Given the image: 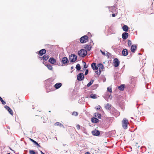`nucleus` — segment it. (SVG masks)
Segmentation results:
<instances>
[{
  "mask_svg": "<svg viewBox=\"0 0 154 154\" xmlns=\"http://www.w3.org/2000/svg\"><path fill=\"white\" fill-rule=\"evenodd\" d=\"M129 124L128 121L125 118H124L122 122V125L124 129H127L128 125Z\"/></svg>",
  "mask_w": 154,
  "mask_h": 154,
  "instance_id": "1",
  "label": "nucleus"
},
{
  "mask_svg": "<svg viewBox=\"0 0 154 154\" xmlns=\"http://www.w3.org/2000/svg\"><path fill=\"white\" fill-rule=\"evenodd\" d=\"M87 54L86 51L84 49H82L78 52V54L80 57H84Z\"/></svg>",
  "mask_w": 154,
  "mask_h": 154,
  "instance_id": "2",
  "label": "nucleus"
},
{
  "mask_svg": "<svg viewBox=\"0 0 154 154\" xmlns=\"http://www.w3.org/2000/svg\"><path fill=\"white\" fill-rule=\"evenodd\" d=\"M88 37L86 35L82 37L80 39V41L81 43L86 42L88 40Z\"/></svg>",
  "mask_w": 154,
  "mask_h": 154,
  "instance_id": "3",
  "label": "nucleus"
},
{
  "mask_svg": "<svg viewBox=\"0 0 154 154\" xmlns=\"http://www.w3.org/2000/svg\"><path fill=\"white\" fill-rule=\"evenodd\" d=\"M69 59L71 62H74L77 60V56L74 54H72L69 56Z\"/></svg>",
  "mask_w": 154,
  "mask_h": 154,
  "instance_id": "4",
  "label": "nucleus"
},
{
  "mask_svg": "<svg viewBox=\"0 0 154 154\" xmlns=\"http://www.w3.org/2000/svg\"><path fill=\"white\" fill-rule=\"evenodd\" d=\"M120 62L119 61L118 59L116 58L113 60V65L114 66L116 67H118L119 65Z\"/></svg>",
  "mask_w": 154,
  "mask_h": 154,
  "instance_id": "5",
  "label": "nucleus"
},
{
  "mask_svg": "<svg viewBox=\"0 0 154 154\" xmlns=\"http://www.w3.org/2000/svg\"><path fill=\"white\" fill-rule=\"evenodd\" d=\"M84 79V74L82 73L78 74L77 76V79L79 81H82Z\"/></svg>",
  "mask_w": 154,
  "mask_h": 154,
  "instance_id": "6",
  "label": "nucleus"
},
{
  "mask_svg": "<svg viewBox=\"0 0 154 154\" xmlns=\"http://www.w3.org/2000/svg\"><path fill=\"white\" fill-rule=\"evenodd\" d=\"M92 134L94 136H98L100 134V132L98 130L95 129L92 131Z\"/></svg>",
  "mask_w": 154,
  "mask_h": 154,
  "instance_id": "7",
  "label": "nucleus"
},
{
  "mask_svg": "<svg viewBox=\"0 0 154 154\" xmlns=\"http://www.w3.org/2000/svg\"><path fill=\"white\" fill-rule=\"evenodd\" d=\"M137 48V46L136 45H132L131 46V52L132 53H134Z\"/></svg>",
  "mask_w": 154,
  "mask_h": 154,
  "instance_id": "8",
  "label": "nucleus"
},
{
  "mask_svg": "<svg viewBox=\"0 0 154 154\" xmlns=\"http://www.w3.org/2000/svg\"><path fill=\"white\" fill-rule=\"evenodd\" d=\"M62 63L64 64H66L69 62L68 58L65 57L62 58Z\"/></svg>",
  "mask_w": 154,
  "mask_h": 154,
  "instance_id": "9",
  "label": "nucleus"
},
{
  "mask_svg": "<svg viewBox=\"0 0 154 154\" xmlns=\"http://www.w3.org/2000/svg\"><path fill=\"white\" fill-rule=\"evenodd\" d=\"M128 33L125 32L122 35V38L124 39H126L128 37Z\"/></svg>",
  "mask_w": 154,
  "mask_h": 154,
  "instance_id": "10",
  "label": "nucleus"
},
{
  "mask_svg": "<svg viewBox=\"0 0 154 154\" xmlns=\"http://www.w3.org/2000/svg\"><path fill=\"white\" fill-rule=\"evenodd\" d=\"M5 108L7 109L11 114L12 115L13 114V112L11 109L8 106H5Z\"/></svg>",
  "mask_w": 154,
  "mask_h": 154,
  "instance_id": "11",
  "label": "nucleus"
},
{
  "mask_svg": "<svg viewBox=\"0 0 154 154\" xmlns=\"http://www.w3.org/2000/svg\"><path fill=\"white\" fill-rule=\"evenodd\" d=\"M97 66L99 68V72H101V70H102L104 68L103 66L101 63H99L98 64Z\"/></svg>",
  "mask_w": 154,
  "mask_h": 154,
  "instance_id": "12",
  "label": "nucleus"
},
{
  "mask_svg": "<svg viewBox=\"0 0 154 154\" xmlns=\"http://www.w3.org/2000/svg\"><path fill=\"white\" fill-rule=\"evenodd\" d=\"M122 55L124 56H127L128 54V50L126 49H124L122 50Z\"/></svg>",
  "mask_w": 154,
  "mask_h": 154,
  "instance_id": "13",
  "label": "nucleus"
},
{
  "mask_svg": "<svg viewBox=\"0 0 154 154\" xmlns=\"http://www.w3.org/2000/svg\"><path fill=\"white\" fill-rule=\"evenodd\" d=\"M91 67L92 69L94 70L98 69V67L96 66V64L95 63H93L91 65Z\"/></svg>",
  "mask_w": 154,
  "mask_h": 154,
  "instance_id": "14",
  "label": "nucleus"
},
{
  "mask_svg": "<svg viewBox=\"0 0 154 154\" xmlns=\"http://www.w3.org/2000/svg\"><path fill=\"white\" fill-rule=\"evenodd\" d=\"M48 61L52 64H54L56 62V60L53 57L50 58L48 60Z\"/></svg>",
  "mask_w": 154,
  "mask_h": 154,
  "instance_id": "15",
  "label": "nucleus"
},
{
  "mask_svg": "<svg viewBox=\"0 0 154 154\" xmlns=\"http://www.w3.org/2000/svg\"><path fill=\"white\" fill-rule=\"evenodd\" d=\"M46 52V50L45 49H43L41 50H40L39 51V54L40 56L42 55L43 54H45Z\"/></svg>",
  "mask_w": 154,
  "mask_h": 154,
  "instance_id": "16",
  "label": "nucleus"
},
{
  "mask_svg": "<svg viewBox=\"0 0 154 154\" xmlns=\"http://www.w3.org/2000/svg\"><path fill=\"white\" fill-rule=\"evenodd\" d=\"M62 86V84L60 83H58L54 85V87L56 89L59 88Z\"/></svg>",
  "mask_w": 154,
  "mask_h": 154,
  "instance_id": "17",
  "label": "nucleus"
},
{
  "mask_svg": "<svg viewBox=\"0 0 154 154\" xmlns=\"http://www.w3.org/2000/svg\"><path fill=\"white\" fill-rule=\"evenodd\" d=\"M125 87V85L124 84H122L118 87V89L121 91H123Z\"/></svg>",
  "mask_w": 154,
  "mask_h": 154,
  "instance_id": "18",
  "label": "nucleus"
},
{
  "mask_svg": "<svg viewBox=\"0 0 154 154\" xmlns=\"http://www.w3.org/2000/svg\"><path fill=\"white\" fill-rule=\"evenodd\" d=\"M91 121L92 122L94 123H97L99 122V120L95 117H93L91 119Z\"/></svg>",
  "mask_w": 154,
  "mask_h": 154,
  "instance_id": "19",
  "label": "nucleus"
},
{
  "mask_svg": "<svg viewBox=\"0 0 154 154\" xmlns=\"http://www.w3.org/2000/svg\"><path fill=\"white\" fill-rule=\"evenodd\" d=\"M91 46L90 45H86L84 47V48L87 50V51H89L91 50Z\"/></svg>",
  "mask_w": 154,
  "mask_h": 154,
  "instance_id": "20",
  "label": "nucleus"
},
{
  "mask_svg": "<svg viewBox=\"0 0 154 154\" xmlns=\"http://www.w3.org/2000/svg\"><path fill=\"white\" fill-rule=\"evenodd\" d=\"M129 28L128 26L126 25H124L122 27V29L125 32H127Z\"/></svg>",
  "mask_w": 154,
  "mask_h": 154,
  "instance_id": "21",
  "label": "nucleus"
},
{
  "mask_svg": "<svg viewBox=\"0 0 154 154\" xmlns=\"http://www.w3.org/2000/svg\"><path fill=\"white\" fill-rule=\"evenodd\" d=\"M105 108L106 109H111V105L109 103L105 105Z\"/></svg>",
  "mask_w": 154,
  "mask_h": 154,
  "instance_id": "22",
  "label": "nucleus"
},
{
  "mask_svg": "<svg viewBox=\"0 0 154 154\" xmlns=\"http://www.w3.org/2000/svg\"><path fill=\"white\" fill-rule=\"evenodd\" d=\"M90 97L92 99H96L97 98V96L95 94H92L90 95Z\"/></svg>",
  "mask_w": 154,
  "mask_h": 154,
  "instance_id": "23",
  "label": "nucleus"
},
{
  "mask_svg": "<svg viewBox=\"0 0 154 154\" xmlns=\"http://www.w3.org/2000/svg\"><path fill=\"white\" fill-rule=\"evenodd\" d=\"M43 59L45 61L47 60L49 58V56L48 55H47V54L45 55L43 57H42Z\"/></svg>",
  "mask_w": 154,
  "mask_h": 154,
  "instance_id": "24",
  "label": "nucleus"
},
{
  "mask_svg": "<svg viewBox=\"0 0 154 154\" xmlns=\"http://www.w3.org/2000/svg\"><path fill=\"white\" fill-rule=\"evenodd\" d=\"M94 116L96 117H97L99 119H101V115L100 114L98 113H95L94 114Z\"/></svg>",
  "mask_w": 154,
  "mask_h": 154,
  "instance_id": "25",
  "label": "nucleus"
},
{
  "mask_svg": "<svg viewBox=\"0 0 154 154\" xmlns=\"http://www.w3.org/2000/svg\"><path fill=\"white\" fill-rule=\"evenodd\" d=\"M45 65L47 67L48 69H49V70H52V69H53V67L50 64H47V65Z\"/></svg>",
  "mask_w": 154,
  "mask_h": 154,
  "instance_id": "26",
  "label": "nucleus"
},
{
  "mask_svg": "<svg viewBox=\"0 0 154 154\" xmlns=\"http://www.w3.org/2000/svg\"><path fill=\"white\" fill-rule=\"evenodd\" d=\"M54 125L55 126H59L60 127H61L63 126V124L59 122H56L55 123Z\"/></svg>",
  "mask_w": 154,
  "mask_h": 154,
  "instance_id": "27",
  "label": "nucleus"
},
{
  "mask_svg": "<svg viewBox=\"0 0 154 154\" xmlns=\"http://www.w3.org/2000/svg\"><path fill=\"white\" fill-rule=\"evenodd\" d=\"M94 80H91L90 82H89L87 85L88 87H90L93 83Z\"/></svg>",
  "mask_w": 154,
  "mask_h": 154,
  "instance_id": "28",
  "label": "nucleus"
},
{
  "mask_svg": "<svg viewBox=\"0 0 154 154\" xmlns=\"http://www.w3.org/2000/svg\"><path fill=\"white\" fill-rule=\"evenodd\" d=\"M0 100L2 102V103L3 104L5 105L6 104V103L5 101L3 100L2 98L0 96Z\"/></svg>",
  "mask_w": 154,
  "mask_h": 154,
  "instance_id": "29",
  "label": "nucleus"
},
{
  "mask_svg": "<svg viewBox=\"0 0 154 154\" xmlns=\"http://www.w3.org/2000/svg\"><path fill=\"white\" fill-rule=\"evenodd\" d=\"M76 68L78 70H80L81 69V66L79 64H78L76 65Z\"/></svg>",
  "mask_w": 154,
  "mask_h": 154,
  "instance_id": "30",
  "label": "nucleus"
},
{
  "mask_svg": "<svg viewBox=\"0 0 154 154\" xmlns=\"http://www.w3.org/2000/svg\"><path fill=\"white\" fill-rule=\"evenodd\" d=\"M107 91L109 92L110 93L112 92V89L111 87H109L107 88Z\"/></svg>",
  "mask_w": 154,
  "mask_h": 154,
  "instance_id": "31",
  "label": "nucleus"
},
{
  "mask_svg": "<svg viewBox=\"0 0 154 154\" xmlns=\"http://www.w3.org/2000/svg\"><path fill=\"white\" fill-rule=\"evenodd\" d=\"M29 152L30 154H35V152L33 150H30L29 151Z\"/></svg>",
  "mask_w": 154,
  "mask_h": 154,
  "instance_id": "32",
  "label": "nucleus"
},
{
  "mask_svg": "<svg viewBox=\"0 0 154 154\" xmlns=\"http://www.w3.org/2000/svg\"><path fill=\"white\" fill-rule=\"evenodd\" d=\"M78 113L76 112H73L72 113V115L75 116H77L78 115Z\"/></svg>",
  "mask_w": 154,
  "mask_h": 154,
  "instance_id": "33",
  "label": "nucleus"
},
{
  "mask_svg": "<svg viewBox=\"0 0 154 154\" xmlns=\"http://www.w3.org/2000/svg\"><path fill=\"white\" fill-rule=\"evenodd\" d=\"M132 45V42L131 40H128V45L129 46H130Z\"/></svg>",
  "mask_w": 154,
  "mask_h": 154,
  "instance_id": "34",
  "label": "nucleus"
},
{
  "mask_svg": "<svg viewBox=\"0 0 154 154\" xmlns=\"http://www.w3.org/2000/svg\"><path fill=\"white\" fill-rule=\"evenodd\" d=\"M83 64L84 65V67L85 68H86L87 67V66H86V63L85 62H83Z\"/></svg>",
  "mask_w": 154,
  "mask_h": 154,
  "instance_id": "35",
  "label": "nucleus"
},
{
  "mask_svg": "<svg viewBox=\"0 0 154 154\" xmlns=\"http://www.w3.org/2000/svg\"><path fill=\"white\" fill-rule=\"evenodd\" d=\"M100 108L101 106L100 105H98L95 107V108L97 109H99Z\"/></svg>",
  "mask_w": 154,
  "mask_h": 154,
  "instance_id": "36",
  "label": "nucleus"
},
{
  "mask_svg": "<svg viewBox=\"0 0 154 154\" xmlns=\"http://www.w3.org/2000/svg\"><path fill=\"white\" fill-rule=\"evenodd\" d=\"M34 143L38 147H41V146H40V145L36 141H35Z\"/></svg>",
  "mask_w": 154,
  "mask_h": 154,
  "instance_id": "37",
  "label": "nucleus"
},
{
  "mask_svg": "<svg viewBox=\"0 0 154 154\" xmlns=\"http://www.w3.org/2000/svg\"><path fill=\"white\" fill-rule=\"evenodd\" d=\"M76 128L78 130H79L80 128V126L79 125H77L76 126Z\"/></svg>",
  "mask_w": 154,
  "mask_h": 154,
  "instance_id": "38",
  "label": "nucleus"
},
{
  "mask_svg": "<svg viewBox=\"0 0 154 154\" xmlns=\"http://www.w3.org/2000/svg\"><path fill=\"white\" fill-rule=\"evenodd\" d=\"M88 70L86 69V70L85 71V75H87L88 74Z\"/></svg>",
  "mask_w": 154,
  "mask_h": 154,
  "instance_id": "39",
  "label": "nucleus"
},
{
  "mask_svg": "<svg viewBox=\"0 0 154 154\" xmlns=\"http://www.w3.org/2000/svg\"><path fill=\"white\" fill-rule=\"evenodd\" d=\"M95 72L97 75H100L101 73V72H100L99 71V72H98V71H96Z\"/></svg>",
  "mask_w": 154,
  "mask_h": 154,
  "instance_id": "40",
  "label": "nucleus"
},
{
  "mask_svg": "<svg viewBox=\"0 0 154 154\" xmlns=\"http://www.w3.org/2000/svg\"><path fill=\"white\" fill-rule=\"evenodd\" d=\"M29 140L30 141H31L32 142H33L34 143L35 142V141L33 140L32 139L30 138H29Z\"/></svg>",
  "mask_w": 154,
  "mask_h": 154,
  "instance_id": "41",
  "label": "nucleus"
},
{
  "mask_svg": "<svg viewBox=\"0 0 154 154\" xmlns=\"http://www.w3.org/2000/svg\"><path fill=\"white\" fill-rule=\"evenodd\" d=\"M112 16L113 17H114L116 16V15L115 14H113L112 15Z\"/></svg>",
  "mask_w": 154,
  "mask_h": 154,
  "instance_id": "42",
  "label": "nucleus"
},
{
  "mask_svg": "<svg viewBox=\"0 0 154 154\" xmlns=\"http://www.w3.org/2000/svg\"><path fill=\"white\" fill-rule=\"evenodd\" d=\"M133 154H140L137 152H134Z\"/></svg>",
  "mask_w": 154,
  "mask_h": 154,
  "instance_id": "43",
  "label": "nucleus"
},
{
  "mask_svg": "<svg viewBox=\"0 0 154 154\" xmlns=\"http://www.w3.org/2000/svg\"><path fill=\"white\" fill-rule=\"evenodd\" d=\"M85 154H91L89 152H86Z\"/></svg>",
  "mask_w": 154,
  "mask_h": 154,
  "instance_id": "44",
  "label": "nucleus"
},
{
  "mask_svg": "<svg viewBox=\"0 0 154 154\" xmlns=\"http://www.w3.org/2000/svg\"><path fill=\"white\" fill-rule=\"evenodd\" d=\"M103 54V55H105V52H103L102 53Z\"/></svg>",
  "mask_w": 154,
  "mask_h": 154,
  "instance_id": "45",
  "label": "nucleus"
},
{
  "mask_svg": "<svg viewBox=\"0 0 154 154\" xmlns=\"http://www.w3.org/2000/svg\"><path fill=\"white\" fill-rule=\"evenodd\" d=\"M40 152H41L42 154H45L42 151H40Z\"/></svg>",
  "mask_w": 154,
  "mask_h": 154,
  "instance_id": "46",
  "label": "nucleus"
},
{
  "mask_svg": "<svg viewBox=\"0 0 154 154\" xmlns=\"http://www.w3.org/2000/svg\"><path fill=\"white\" fill-rule=\"evenodd\" d=\"M94 86H95V87H97V85H94Z\"/></svg>",
  "mask_w": 154,
  "mask_h": 154,
  "instance_id": "47",
  "label": "nucleus"
},
{
  "mask_svg": "<svg viewBox=\"0 0 154 154\" xmlns=\"http://www.w3.org/2000/svg\"><path fill=\"white\" fill-rule=\"evenodd\" d=\"M100 51L102 53L103 52L101 50H100Z\"/></svg>",
  "mask_w": 154,
  "mask_h": 154,
  "instance_id": "48",
  "label": "nucleus"
},
{
  "mask_svg": "<svg viewBox=\"0 0 154 154\" xmlns=\"http://www.w3.org/2000/svg\"><path fill=\"white\" fill-rule=\"evenodd\" d=\"M7 154H10V153H7Z\"/></svg>",
  "mask_w": 154,
  "mask_h": 154,
  "instance_id": "49",
  "label": "nucleus"
},
{
  "mask_svg": "<svg viewBox=\"0 0 154 154\" xmlns=\"http://www.w3.org/2000/svg\"><path fill=\"white\" fill-rule=\"evenodd\" d=\"M40 58L42 59V58H42V57H40Z\"/></svg>",
  "mask_w": 154,
  "mask_h": 154,
  "instance_id": "50",
  "label": "nucleus"
},
{
  "mask_svg": "<svg viewBox=\"0 0 154 154\" xmlns=\"http://www.w3.org/2000/svg\"><path fill=\"white\" fill-rule=\"evenodd\" d=\"M10 149L12 150V149L11 148H10Z\"/></svg>",
  "mask_w": 154,
  "mask_h": 154,
  "instance_id": "51",
  "label": "nucleus"
},
{
  "mask_svg": "<svg viewBox=\"0 0 154 154\" xmlns=\"http://www.w3.org/2000/svg\"><path fill=\"white\" fill-rule=\"evenodd\" d=\"M154 1V0H153Z\"/></svg>",
  "mask_w": 154,
  "mask_h": 154,
  "instance_id": "52",
  "label": "nucleus"
}]
</instances>
